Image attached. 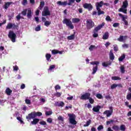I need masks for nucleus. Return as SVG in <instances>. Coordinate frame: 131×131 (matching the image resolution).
<instances>
[{"label": "nucleus", "instance_id": "f257e3e1", "mask_svg": "<svg viewBox=\"0 0 131 131\" xmlns=\"http://www.w3.org/2000/svg\"><path fill=\"white\" fill-rule=\"evenodd\" d=\"M104 26H105V23H102L101 24L95 27L93 30L94 34H93V36L95 38L98 37L99 36V34L98 33H96V32H98L99 30L102 29V28H103Z\"/></svg>", "mask_w": 131, "mask_h": 131}, {"label": "nucleus", "instance_id": "f03ea898", "mask_svg": "<svg viewBox=\"0 0 131 131\" xmlns=\"http://www.w3.org/2000/svg\"><path fill=\"white\" fill-rule=\"evenodd\" d=\"M128 6V2L127 0H125L123 2V5L122 6L121 8H120L118 10V12H122V13H124V14H127V6Z\"/></svg>", "mask_w": 131, "mask_h": 131}, {"label": "nucleus", "instance_id": "7ed1b4c3", "mask_svg": "<svg viewBox=\"0 0 131 131\" xmlns=\"http://www.w3.org/2000/svg\"><path fill=\"white\" fill-rule=\"evenodd\" d=\"M21 15L23 16H27L28 19H31V17H32V12H31V9L30 8L25 9L23 10L21 12Z\"/></svg>", "mask_w": 131, "mask_h": 131}, {"label": "nucleus", "instance_id": "20e7f679", "mask_svg": "<svg viewBox=\"0 0 131 131\" xmlns=\"http://www.w3.org/2000/svg\"><path fill=\"white\" fill-rule=\"evenodd\" d=\"M63 24H66L67 27H69L70 29H74V26L72 24V21L70 19L64 18L62 21Z\"/></svg>", "mask_w": 131, "mask_h": 131}, {"label": "nucleus", "instance_id": "39448f33", "mask_svg": "<svg viewBox=\"0 0 131 131\" xmlns=\"http://www.w3.org/2000/svg\"><path fill=\"white\" fill-rule=\"evenodd\" d=\"M68 116L69 117V122L71 124H73V125L77 124V122L75 120V118H76V116H75V115L74 114H68Z\"/></svg>", "mask_w": 131, "mask_h": 131}, {"label": "nucleus", "instance_id": "423d86ee", "mask_svg": "<svg viewBox=\"0 0 131 131\" xmlns=\"http://www.w3.org/2000/svg\"><path fill=\"white\" fill-rule=\"evenodd\" d=\"M95 26V23L92 19H88L86 21V27L88 30H91Z\"/></svg>", "mask_w": 131, "mask_h": 131}, {"label": "nucleus", "instance_id": "0eeeda50", "mask_svg": "<svg viewBox=\"0 0 131 131\" xmlns=\"http://www.w3.org/2000/svg\"><path fill=\"white\" fill-rule=\"evenodd\" d=\"M8 36L12 42H16V39L17 38V35L14 33V31H9L8 33Z\"/></svg>", "mask_w": 131, "mask_h": 131}, {"label": "nucleus", "instance_id": "6e6552de", "mask_svg": "<svg viewBox=\"0 0 131 131\" xmlns=\"http://www.w3.org/2000/svg\"><path fill=\"white\" fill-rule=\"evenodd\" d=\"M99 61H94L90 62L91 65H96L95 67H93L92 74H95L96 72L98 71V66L99 65Z\"/></svg>", "mask_w": 131, "mask_h": 131}, {"label": "nucleus", "instance_id": "1a4fd4ad", "mask_svg": "<svg viewBox=\"0 0 131 131\" xmlns=\"http://www.w3.org/2000/svg\"><path fill=\"white\" fill-rule=\"evenodd\" d=\"M51 15V12L49 10V7L45 6L44 7L43 10L42 12V16H50Z\"/></svg>", "mask_w": 131, "mask_h": 131}, {"label": "nucleus", "instance_id": "9d476101", "mask_svg": "<svg viewBox=\"0 0 131 131\" xmlns=\"http://www.w3.org/2000/svg\"><path fill=\"white\" fill-rule=\"evenodd\" d=\"M91 97V93L90 92L85 93L84 94H82L80 97V100H83L86 101V100H89Z\"/></svg>", "mask_w": 131, "mask_h": 131}, {"label": "nucleus", "instance_id": "9b49d317", "mask_svg": "<svg viewBox=\"0 0 131 131\" xmlns=\"http://www.w3.org/2000/svg\"><path fill=\"white\" fill-rule=\"evenodd\" d=\"M110 110H106L103 114H105L107 117H110L111 115H112V113H113V108L112 107H110Z\"/></svg>", "mask_w": 131, "mask_h": 131}, {"label": "nucleus", "instance_id": "f8f14e48", "mask_svg": "<svg viewBox=\"0 0 131 131\" xmlns=\"http://www.w3.org/2000/svg\"><path fill=\"white\" fill-rule=\"evenodd\" d=\"M70 3V2L69 0V3L68 2V1H64L63 2H62L61 1H58L57 2V5H59V6H63V7H66L67 5H68V6H71V5H72V4L74 3H71V5H69Z\"/></svg>", "mask_w": 131, "mask_h": 131}, {"label": "nucleus", "instance_id": "ddd939ff", "mask_svg": "<svg viewBox=\"0 0 131 131\" xmlns=\"http://www.w3.org/2000/svg\"><path fill=\"white\" fill-rule=\"evenodd\" d=\"M83 7L84 8V9H86L89 11H92V10H93V5H92V4L90 3L84 4L83 5Z\"/></svg>", "mask_w": 131, "mask_h": 131}, {"label": "nucleus", "instance_id": "4468645a", "mask_svg": "<svg viewBox=\"0 0 131 131\" xmlns=\"http://www.w3.org/2000/svg\"><path fill=\"white\" fill-rule=\"evenodd\" d=\"M11 5H15V3L12 2H5L3 8V9H5V10H8V9L10 8V6H11Z\"/></svg>", "mask_w": 131, "mask_h": 131}, {"label": "nucleus", "instance_id": "2eb2a0df", "mask_svg": "<svg viewBox=\"0 0 131 131\" xmlns=\"http://www.w3.org/2000/svg\"><path fill=\"white\" fill-rule=\"evenodd\" d=\"M35 118V115L34 112H31L26 116V119L28 120H31V119H34Z\"/></svg>", "mask_w": 131, "mask_h": 131}, {"label": "nucleus", "instance_id": "dca6fc26", "mask_svg": "<svg viewBox=\"0 0 131 131\" xmlns=\"http://www.w3.org/2000/svg\"><path fill=\"white\" fill-rule=\"evenodd\" d=\"M118 15L119 17H120V18H122V21H123L124 25L126 26L128 25V22L127 21V20H125V19H126V17H125V16H124V15H122L121 13H119Z\"/></svg>", "mask_w": 131, "mask_h": 131}, {"label": "nucleus", "instance_id": "f3484780", "mask_svg": "<svg viewBox=\"0 0 131 131\" xmlns=\"http://www.w3.org/2000/svg\"><path fill=\"white\" fill-rule=\"evenodd\" d=\"M103 1H101L100 2H97L96 3V9L98 10V9H101L100 8H102V7H103Z\"/></svg>", "mask_w": 131, "mask_h": 131}, {"label": "nucleus", "instance_id": "a211bd4d", "mask_svg": "<svg viewBox=\"0 0 131 131\" xmlns=\"http://www.w3.org/2000/svg\"><path fill=\"white\" fill-rule=\"evenodd\" d=\"M110 59L112 61H113L114 59H115V56H114V54H113V50H111L109 54Z\"/></svg>", "mask_w": 131, "mask_h": 131}, {"label": "nucleus", "instance_id": "6ab92c4d", "mask_svg": "<svg viewBox=\"0 0 131 131\" xmlns=\"http://www.w3.org/2000/svg\"><path fill=\"white\" fill-rule=\"evenodd\" d=\"M127 38V36H120L119 38L117 39V40L118 41H120L121 42H122L125 40Z\"/></svg>", "mask_w": 131, "mask_h": 131}, {"label": "nucleus", "instance_id": "aec40b11", "mask_svg": "<svg viewBox=\"0 0 131 131\" xmlns=\"http://www.w3.org/2000/svg\"><path fill=\"white\" fill-rule=\"evenodd\" d=\"M100 109H101V106L100 105H97L95 107H94L92 109L93 111H94V112H100Z\"/></svg>", "mask_w": 131, "mask_h": 131}, {"label": "nucleus", "instance_id": "412c9836", "mask_svg": "<svg viewBox=\"0 0 131 131\" xmlns=\"http://www.w3.org/2000/svg\"><path fill=\"white\" fill-rule=\"evenodd\" d=\"M111 64H112V62H111V61H108L106 62H104L102 63V66H103V67H108V66L111 65Z\"/></svg>", "mask_w": 131, "mask_h": 131}, {"label": "nucleus", "instance_id": "4be33fe9", "mask_svg": "<svg viewBox=\"0 0 131 131\" xmlns=\"http://www.w3.org/2000/svg\"><path fill=\"white\" fill-rule=\"evenodd\" d=\"M39 122V119L34 118L33 120L31 122V124L35 125V124H37Z\"/></svg>", "mask_w": 131, "mask_h": 131}, {"label": "nucleus", "instance_id": "5701e85b", "mask_svg": "<svg viewBox=\"0 0 131 131\" xmlns=\"http://www.w3.org/2000/svg\"><path fill=\"white\" fill-rule=\"evenodd\" d=\"M12 92V90L10 89L9 88H7L5 91V93L6 94H7L8 96H11Z\"/></svg>", "mask_w": 131, "mask_h": 131}, {"label": "nucleus", "instance_id": "b1692460", "mask_svg": "<svg viewBox=\"0 0 131 131\" xmlns=\"http://www.w3.org/2000/svg\"><path fill=\"white\" fill-rule=\"evenodd\" d=\"M102 38L103 39H108V38H109V33H108V32L104 33Z\"/></svg>", "mask_w": 131, "mask_h": 131}, {"label": "nucleus", "instance_id": "393cba45", "mask_svg": "<svg viewBox=\"0 0 131 131\" xmlns=\"http://www.w3.org/2000/svg\"><path fill=\"white\" fill-rule=\"evenodd\" d=\"M97 11V15L98 16H100V15H104L105 14V12L104 11H101V9H96Z\"/></svg>", "mask_w": 131, "mask_h": 131}, {"label": "nucleus", "instance_id": "a878e982", "mask_svg": "<svg viewBox=\"0 0 131 131\" xmlns=\"http://www.w3.org/2000/svg\"><path fill=\"white\" fill-rule=\"evenodd\" d=\"M45 7V2L44 1H41L40 2V6L38 7L39 10H42V8Z\"/></svg>", "mask_w": 131, "mask_h": 131}, {"label": "nucleus", "instance_id": "bb28decb", "mask_svg": "<svg viewBox=\"0 0 131 131\" xmlns=\"http://www.w3.org/2000/svg\"><path fill=\"white\" fill-rule=\"evenodd\" d=\"M75 38V35L74 34L71 35V36H69L67 37V39H68V40H72L73 39H74V38Z\"/></svg>", "mask_w": 131, "mask_h": 131}, {"label": "nucleus", "instance_id": "cd10ccee", "mask_svg": "<svg viewBox=\"0 0 131 131\" xmlns=\"http://www.w3.org/2000/svg\"><path fill=\"white\" fill-rule=\"evenodd\" d=\"M73 23H78V22H80V19L78 18H74L72 19Z\"/></svg>", "mask_w": 131, "mask_h": 131}, {"label": "nucleus", "instance_id": "c85d7f7f", "mask_svg": "<svg viewBox=\"0 0 131 131\" xmlns=\"http://www.w3.org/2000/svg\"><path fill=\"white\" fill-rule=\"evenodd\" d=\"M112 128L114 130H115V131L120 130V128L118 125H115L112 127Z\"/></svg>", "mask_w": 131, "mask_h": 131}, {"label": "nucleus", "instance_id": "c756f323", "mask_svg": "<svg viewBox=\"0 0 131 131\" xmlns=\"http://www.w3.org/2000/svg\"><path fill=\"white\" fill-rule=\"evenodd\" d=\"M124 59H125V54H123L118 58V60L119 62H122Z\"/></svg>", "mask_w": 131, "mask_h": 131}, {"label": "nucleus", "instance_id": "7c9ffc66", "mask_svg": "<svg viewBox=\"0 0 131 131\" xmlns=\"http://www.w3.org/2000/svg\"><path fill=\"white\" fill-rule=\"evenodd\" d=\"M13 28V24L10 23H8L6 26V29H12Z\"/></svg>", "mask_w": 131, "mask_h": 131}, {"label": "nucleus", "instance_id": "2f4dec72", "mask_svg": "<svg viewBox=\"0 0 131 131\" xmlns=\"http://www.w3.org/2000/svg\"><path fill=\"white\" fill-rule=\"evenodd\" d=\"M51 23H52L51 21L46 20L44 23V25L45 26H46V27H49L51 25Z\"/></svg>", "mask_w": 131, "mask_h": 131}, {"label": "nucleus", "instance_id": "473e14b6", "mask_svg": "<svg viewBox=\"0 0 131 131\" xmlns=\"http://www.w3.org/2000/svg\"><path fill=\"white\" fill-rule=\"evenodd\" d=\"M125 129H126V128L125 127V125L122 124V125H120V130L125 131Z\"/></svg>", "mask_w": 131, "mask_h": 131}, {"label": "nucleus", "instance_id": "72a5a7b5", "mask_svg": "<svg viewBox=\"0 0 131 131\" xmlns=\"http://www.w3.org/2000/svg\"><path fill=\"white\" fill-rule=\"evenodd\" d=\"M57 106L58 107H64L65 103L63 101H60V103L57 102Z\"/></svg>", "mask_w": 131, "mask_h": 131}, {"label": "nucleus", "instance_id": "f704fd0d", "mask_svg": "<svg viewBox=\"0 0 131 131\" xmlns=\"http://www.w3.org/2000/svg\"><path fill=\"white\" fill-rule=\"evenodd\" d=\"M91 123H92V120H89L86 122V124H84L83 126H84V127H86L87 126H89Z\"/></svg>", "mask_w": 131, "mask_h": 131}, {"label": "nucleus", "instance_id": "c9c22d12", "mask_svg": "<svg viewBox=\"0 0 131 131\" xmlns=\"http://www.w3.org/2000/svg\"><path fill=\"white\" fill-rule=\"evenodd\" d=\"M51 57H52V55L50 54L47 53L46 54V58L47 61H50V59H51Z\"/></svg>", "mask_w": 131, "mask_h": 131}, {"label": "nucleus", "instance_id": "e433bc0d", "mask_svg": "<svg viewBox=\"0 0 131 131\" xmlns=\"http://www.w3.org/2000/svg\"><path fill=\"white\" fill-rule=\"evenodd\" d=\"M120 71L121 73H122L123 74L125 73V69L124 68V66H121L120 67Z\"/></svg>", "mask_w": 131, "mask_h": 131}, {"label": "nucleus", "instance_id": "4c0bfd02", "mask_svg": "<svg viewBox=\"0 0 131 131\" xmlns=\"http://www.w3.org/2000/svg\"><path fill=\"white\" fill-rule=\"evenodd\" d=\"M112 80H121V78L117 76L112 77Z\"/></svg>", "mask_w": 131, "mask_h": 131}, {"label": "nucleus", "instance_id": "58836bf2", "mask_svg": "<svg viewBox=\"0 0 131 131\" xmlns=\"http://www.w3.org/2000/svg\"><path fill=\"white\" fill-rule=\"evenodd\" d=\"M34 112V114H35V117H36V116H41V115H42V113H41V112Z\"/></svg>", "mask_w": 131, "mask_h": 131}, {"label": "nucleus", "instance_id": "ea45409f", "mask_svg": "<svg viewBox=\"0 0 131 131\" xmlns=\"http://www.w3.org/2000/svg\"><path fill=\"white\" fill-rule=\"evenodd\" d=\"M89 101V103H90V104H94V103H95V100H94V99H93V98L91 97L89 98L88 99Z\"/></svg>", "mask_w": 131, "mask_h": 131}, {"label": "nucleus", "instance_id": "a19ab883", "mask_svg": "<svg viewBox=\"0 0 131 131\" xmlns=\"http://www.w3.org/2000/svg\"><path fill=\"white\" fill-rule=\"evenodd\" d=\"M75 1L78 3L81 2V0H69L70 3H69V5H71V3H74Z\"/></svg>", "mask_w": 131, "mask_h": 131}, {"label": "nucleus", "instance_id": "79ce46f5", "mask_svg": "<svg viewBox=\"0 0 131 131\" xmlns=\"http://www.w3.org/2000/svg\"><path fill=\"white\" fill-rule=\"evenodd\" d=\"M96 97L97 99H103V96L101 94H96Z\"/></svg>", "mask_w": 131, "mask_h": 131}, {"label": "nucleus", "instance_id": "37998d69", "mask_svg": "<svg viewBox=\"0 0 131 131\" xmlns=\"http://www.w3.org/2000/svg\"><path fill=\"white\" fill-rule=\"evenodd\" d=\"M52 54L53 55H57V54H59V50H53L52 51Z\"/></svg>", "mask_w": 131, "mask_h": 131}, {"label": "nucleus", "instance_id": "c03bdc74", "mask_svg": "<svg viewBox=\"0 0 131 131\" xmlns=\"http://www.w3.org/2000/svg\"><path fill=\"white\" fill-rule=\"evenodd\" d=\"M24 19V17H21V13H19L18 15L16 16V19L17 21H19L20 19Z\"/></svg>", "mask_w": 131, "mask_h": 131}, {"label": "nucleus", "instance_id": "a18cd8bd", "mask_svg": "<svg viewBox=\"0 0 131 131\" xmlns=\"http://www.w3.org/2000/svg\"><path fill=\"white\" fill-rule=\"evenodd\" d=\"M116 88H117V84L114 83L111 86V90H114V89H116Z\"/></svg>", "mask_w": 131, "mask_h": 131}, {"label": "nucleus", "instance_id": "49530a36", "mask_svg": "<svg viewBox=\"0 0 131 131\" xmlns=\"http://www.w3.org/2000/svg\"><path fill=\"white\" fill-rule=\"evenodd\" d=\"M54 89L55 91H58V90H61V86L59 85V84H57L55 86Z\"/></svg>", "mask_w": 131, "mask_h": 131}, {"label": "nucleus", "instance_id": "de8ad7c7", "mask_svg": "<svg viewBox=\"0 0 131 131\" xmlns=\"http://www.w3.org/2000/svg\"><path fill=\"white\" fill-rule=\"evenodd\" d=\"M12 28L13 29H17L18 30L19 28V26H18V25L15 24H13V26H12Z\"/></svg>", "mask_w": 131, "mask_h": 131}, {"label": "nucleus", "instance_id": "09e8293b", "mask_svg": "<svg viewBox=\"0 0 131 131\" xmlns=\"http://www.w3.org/2000/svg\"><path fill=\"white\" fill-rule=\"evenodd\" d=\"M54 96L59 98V97H61V94L60 92H56V93L54 94Z\"/></svg>", "mask_w": 131, "mask_h": 131}, {"label": "nucleus", "instance_id": "8fccbe9b", "mask_svg": "<svg viewBox=\"0 0 131 131\" xmlns=\"http://www.w3.org/2000/svg\"><path fill=\"white\" fill-rule=\"evenodd\" d=\"M47 121L49 123H52L53 122V119H52V118H48L47 120Z\"/></svg>", "mask_w": 131, "mask_h": 131}, {"label": "nucleus", "instance_id": "3c124183", "mask_svg": "<svg viewBox=\"0 0 131 131\" xmlns=\"http://www.w3.org/2000/svg\"><path fill=\"white\" fill-rule=\"evenodd\" d=\"M56 68V66L55 65H51L50 66L49 69L48 70H52L53 69H55Z\"/></svg>", "mask_w": 131, "mask_h": 131}, {"label": "nucleus", "instance_id": "603ef678", "mask_svg": "<svg viewBox=\"0 0 131 131\" xmlns=\"http://www.w3.org/2000/svg\"><path fill=\"white\" fill-rule=\"evenodd\" d=\"M35 31H40V26L38 25L35 29Z\"/></svg>", "mask_w": 131, "mask_h": 131}, {"label": "nucleus", "instance_id": "864d4df0", "mask_svg": "<svg viewBox=\"0 0 131 131\" xmlns=\"http://www.w3.org/2000/svg\"><path fill=\"white\" fill-rule=\"evenodd\" d=\"M104 128V126L103 125H100L97 127V129L98 131L101 130V129H103Z\"/></svg>", "mask_w": 131, "mask_h": 131}, {"label": "nucleus", "instance_id": "5fc2aeb1", "mask_svg": "<svg viewBox=\"0 0 131 131\" xmlns=\"http://www.w3.org/2000/svg\"><path fill=\"white\" fill-rule=\"evenodd\" d=\"M95 48H96V46L95 45H91L89 47V50H90V51H93L94 50V49H95Z\"/></svg>", "mask_w": 131, "mask_h": 131}, {"label": "nucleus", "instance_id": "6e6d98bb", "mask_svg": "<svg viewBox=\"0 0 131 131\" xmlns=\"http://www.w3.org/2000/svg\"><path fill=\"white\" fill-rule=\"evenodd\" d=\"M17 120H18V121H20V123H23L24 122L23 120H22V119L20 117H17L16 118Z\"/></svg>", "mask_w": 131, "mask_h": 131}, {"label": "nucleus", "instance_id": "4d7b16f0", "mask_svg": "<svg viewBox=\"0 0 131 131\" xmlns=\"http://www.w3.org/2000/svg\"><path fill=\"white\" fill-rule=\"evenodd\" d=\"M122 48H123L124 49H128V44L125 43L122 45Z\"/></svg>", "mask_w": 131, "mask_h": 131}, {"label": "nucleus", "instance_id": "13d9d810", "mask_svg": "<svg viewBox=\"0 0 131 131\" xmlns=\"http://www.w3.org/2000/svg\"><path fill=\"white\" fill-rule=\"evenodd\" d=\"M58 120L60 121H64V119H63V117L61 116H59L58 118H57Z\"/></svg>", "mask_w": 131, "mask_h": 131}, {"label": "nucleus", "instance_id": "bf43d9fd", "mask_svg": "<svg viewBox=\"0 0 131 131\" xmlns=\"http://www.w3.org/2000/svg\"><path fill=\"white\" fill-rule=\"evenodd\" d=\"M39 124H41V125H47V122L45 121H40Z\"/></svg>", "mask_w": 131, "mask_h": 131}, {"label": "nucleus", "instance_id": "052dcab7", "mask_svg": "<svg viewBox=\"0 0 131 131\" xmlns=\"http://www.w3.org/2000/svg\"><path fill=\"white\" fill-rule=\"evenodd\" d=\"M126 99L127 100H131V93L127 95Z\"/></svg>", "mask_w": 131, "mask_h": 131}, {"label": "nucleus", "instance_id": "680f3d73", "mask_svg": "<svg viewBox=\"0 0 131 131\" xmlns=\"http://www.w3.org/2000/svg\"><path fill=\"white\" fill-rule=\"evenodd\" d=\"M113 27H118V26H119V23H115L113 25Z\"/></svg>", "mask_w": 131, "mask_h": 131}, {"label": "nucleus", "instance_id": "e2e57ef3", "mask_svg": "<svg viewBox=\"0 0 131 131\" xmlns=\"http://www.w3.org/2000/svg\"><path fill=\"white\" fill-rule=\"evenodd\" d=\"M46 115L47 116H49L50 115H52V112H51V111L46 112Z\"/></svg>", "mask_w": 131, "mask_h": 131}, {"label": "nucleus", "instance_id": "0e129e2a", "mask_svg": "<svg viewBox=\"0 0 131 131\" xmlns=\"http://www.w3.org/2000/svg\"><path fill=\"white\" fill-rule=\"evenodd\" d=\"M70 109H72V105H70L69 106H66L65 110H69Z\"/></svg>", "mask_w": 131, "mask_h": 131}, {"label": "nucleus", "instance_id": "69168bd1", "mask_svg": "<svg viewBox=\"0 0 131 131\" xmlns=\"http://www.w3.org/2000/svg\"><path fill=\"white\" fill-rule=\"evenodd\" d=\"M21 4L23 5V6L27 5V0H23V1L21 2Z\"/></svg>", "mask_w": 131, "mask_h": 131}, {"label": "nucleus", "instance_id": "338daca9", "mask_svg": "<svg viewBox=\"0 0 131 131\" xmlns=\"http://www.w3.org/2000/svg\"><path fill=\"white\" fill-rule=\"evenodd\" d=\"M105 20L106 21H112V20L111 19V18L109 16H107L106 17Z\"/></svg>", "mask_w": 131, "mask_h": 131}, {"label": "nucleus", "instance_id": "774afa93", "mask_svg": "<svg viewBox=\"0 0 131 131\" xmlns=\"http://www.w3.org/2000/svg\"><path fill=\"white\" fill-rule=\"evenodd\" d=\"M25 102H26V104H28L29 105L31 103V102L30 101V100H29V99H26Z\"/></svg>", "mask_w": 131, "mask_h": 131}]
</instances>
